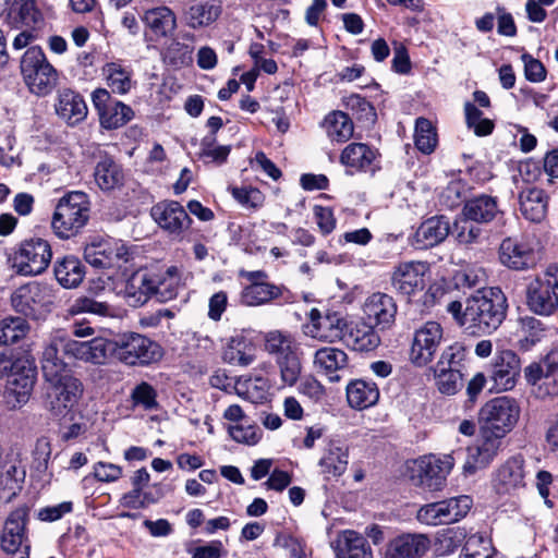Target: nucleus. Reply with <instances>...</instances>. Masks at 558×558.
<instances>
[{
	"label": "nucleus",
	"mask_w": 558,
	"mask_h": 558,
	"mask_svg": "<svg viewBox=\"0 0 558 558\" xmlns=\"http://www.w3.org/2000/svg\"><path fill=\"white\" fill-rule=\"evenodd\" d=\"M21 73L29 92L36 96L50 94L57 85L58 72L39 46L29 47L21 59Z\"/></svg>",
	"instance_id": "7"
},
{
	"label": "nucleus",
	"mask_w": 558,
	"mask_h": 558,
	"mask_svg": "<svg viewBox=\"0 0 558 558\" xmlns=\"http://www.w3.org/2000/svg\"><path fill=\"white\" fill-rule=\"evenodd\" d=\"M157 390L147 381L137 384L130 393L133 408H142L145 411L158 410Z\"/></svg>",
	"instance_id": "49"
},
{
	"label": "nucleus",
	"mask_w": 558,
	"mask_h": 558,
	"mask_svg": "<svg viewBox=\"0 0 558 558\" xmlns=\"http://www.w3.org/2000/svg\"><path fill=\"white\" fill-rule=\"evenodd\" d=\"M245 343L242 338H231L225 353L226 362L234 365L248 366L254 361V355L245 352Z\"/></svg>",
	"instance_id": "54"
},
{
	"label": "nucleus",
	"mask_w": 558,
	"mask_h": 558,
	"mask_svg": "<svg viewBox=\"0 0 558 558\" xmlns=\"http://www.w3.org/2000/svg\"><path fill=\"white\" fill-rule=\"evenodd\" d=\"M109 307L107 304L97 302L90 298L82 296L75 300L70 307L71 314L92 313L97 315H106Z\"/></svg>",
	"instance_id": "64"
},
{
	"label": "nucleus",
	"mask_w": 558,
	"mask_h": 558,
	"mask_svg": "<svg viewBox=\"0 0 558 558\" xmlns=\"http://www.w3.org/2000/svg\"><path fill=\"white\" fill-rule=\"evenodd\" d=\"M327 136L332 142H347L353 135V122L351 118L342 111H332L328 113L323 123Z\"/></svg>",
	"instance_id": "44"
},
{
	"label": "nucleus",
	"mask_w": 558,
	"mask_h": 558,
	"mask_svg": "<svg viewBox=\"0 0 558 558\" xmlns=\"http://www.w3.org/2000/svg\"><path fill=\"white\" fill-rule=\"evenodd\" d=\"M471 507L472 499L466 495H461L422 506L417 510L416 519L430 526L451 524L464 518Z\"/></svg>",
	"instance_id": "13"
},
{
	"label": "nucleus",
	"mask_w": 558,
	"mask_h": 558,
	"mask_svg": "<svg viewBox=\"0 0 558 558\" xmlns=\"http://www.w3.org/2000/svg\"><path fill=\"white\" fill-rule=\"evenodd\" d=\"M156 288L157 280L155 275L145 270L134 271L125 283V299L130 305L141 306L155 295Z\"/></svg>",
	"instance_id": "30"
},
{
	"label": "nucleus",
	"mask_w": 558,
	"mask_h": 558,
	"mask_svg": "<svg viewBox=\"0 0 558 558\" xmlns=\"http://www.w3.org/2000/svg\"><path fill=\"white\" fill-rule=\"evenodd\" d=\"M507 307V298L500 288L478 291L466 299L462 327L472 335L490 333L501 325Z\"/></svg>",
	"instance_id": "2"
},
{
	"label": "nucleus",
	"mask_w": 558,
	"mask_h": 558,
	"mask_svg": "<svg viewBox=\"0 0 558 558\" xmlns=\"http://www.w3.org/2000/svg\"><path fill=\"white\" fill-rule=\"evenodd\" d=\"M438 390L448 396L457 393L462 387V372L460 369H445L434 367Z\"/></svg>",
	"instance_id": "51"
},
{
	"label": "nucleus",
	"mask_w": 558,
	"mask_h": 558,
	"mask_svg": "<svg viewBox=\"0 0 558 558\" xmlns=\"http://www.w3.org/2000/svg\"><path fill=\"white\" fill-rule=\"evenodd\" d=\"M168 278H160L155 275L157 280V288L155 289V296L159 302H168L178 295L179 278L178 269L170 267L167 270Z\"/></svg>",
	"instance_id": "52"
},
{
	"label": "nucleus",
	"mask_w": 558,
	"mask_h": 558,
	"mask_svg": "<svg viewBox=\"0 0 558 558\" xmlns=\"http://www.w3.org/2000/svg\"><path fill=\"white\" fill-rule=\"evenodd\" d=\"M429 547L424 534H402L393 538L386 550L385 558H421Z\"/></svg>",
	"instance_id": "29"
},
{
	"label": "nucleus",
	"mask_w": 558,
	"mask_h": 558,
	"mask_svg": "<svg viewBox=\"0 0 558 558\" xmlns=\"http://www.w3.org/2000/svg\"><path fill=\"white\" fill-rule=\"evenodd\" d=\"M52 251L49 242L31 238L20 243L11 262L17 275L33 277L43 274L51 263Z\"/></svg>",
	"instance_id": "10"
},
{
	"label": "nucleus",
	"mask_w": 558,
	"mask_h": 558,
	"mask_svg": "<svg viewBox=\"0 0 558 558\" xmlns=\"http://www.w3.org/2000/svg\"><path fill=\"white\" fill-rule=\"evenodd\" d=\"M231 194L241 206L250 209H258L265 202L264 194L253 186L231 187Z\"/></svg>",
	"instance_id": "55"
},
{
	"label": "nucleus",
	"mask_w": 558,
	"mask_h": 558,
	"mask_svg": "<svg viewBox=\"0 0 558 558\" xmlns=\"http://www.w3.org/2000/svg\"><path fill=\"white\" fill-rule=\"evenodd\" d=\"M450 223L444 216L425 220L417 229L415 238L422 247H432L442 242L449 234Z\"/></svg>",
	"instance_id": "39"
},
{
	"label": "nucleus",
	"mask_w": 558,
	"mask_h": 558,
	"mask_svg": "<svg viewBox=\"0 0 558 558\" xmlns=\"http://www.w3.org/2000/svg\"><path fill=\"white\" fill-rule=\"evenodd\" d=\"M314 366L329 377L331 381L340 379L337 372L343 371L349 365L348 354L335 347H324L314 353Z\"/></svg>",
	"instance_id": "34"
},
{
	"label": "nucleus",
	"mask_w": 558,
	"mask_h": 558,
	"mask_svg": "<svg viewBox=\"0 0 558 558\" xmlns=\"http://www.w3.org/2000/svg\"><path fill=\"white\" fill-rule=\"evenodd\" d=\"M41 369L45 380L49 384L46 398L47 409L54 416L66 414L83 396L82 381L73 376L61 357H54L53 349H44Z\"/></svg>",
	"instance_id": "1"
},
{
	"label": "nucleus",
	"mask_w": 558,
	"mask_h": 558,
	"mask_svg": "<svg viewBox=\"0 0 558 558\" xmlns=\"http://www.w3.org/2000/svg\"><path fill=\"white\" fill-rule=\"evenodd\" d=\"M11 13L27 27L38 28L44 23V14L36 0H13Z\"/></svg>",
	"instance_id": "46"
},
{
	"label": "nucleus",
	"mask_w": 558,
	"mask_h": 558,
	"mask_svg": "<svg viewBox=\"0 0 558 558\" xmlns=\"http://www.w3.org/2000/svg\"><path fill=\"white\" fill-rule=\"evenodd\" d=\"M462 214L476 223H489L501 215V210L496 197L481 194L465 202Z\"/></svg>",
	"instance_id": "31"
},
{
	"label": "nucleus",
	"mask_w": 558,
	"mask_h": 558,
	"mask_svg": "<svg viewBox=\"0 0 558 558\" xmlns=\"http://www.w3.org/2000/svg\"><path fill=\"white\" fill-rule=\"evenodd\" d=\"M347 399L353 409H367L378 401L379 389L373 381L356 379L347 386Z\"/></svg>",
	"instance_id": "41"
},
{
	"label": "nucleus",
	"mask_w": 558,
	"mask_h": 558,
	"mask_svg": "<svg viewBox=\"0 0 558 558\" xmlns=\"http://www.w3.org/2000/svg\"><path fill=\"white\" fill-rule=\"evenodd\" d=\"M142 20L145 26L157 38L171 36L177 27L175 14L168 7H157L146 10Z\"/></svg>",
	"instance_id": "38"
},
{
	"label": "nucleus",
	"mask_w": 558,
	"mask_h": 558,
	"mask_svg": "<svg viewBox=\"0 0 558 558\" xmlns=\"http://www.w3.org/2000/svg\"><path fill=\"white\" fill-rule=\"evenodd\" d=\"M452 466L453 460L450 456L444 458L434 454L425 456L413 462L411 480L414 485L429 492L439 490L445 485Z\"/></svg>",
	"instance_id": "14"
},
{
	"label": "nucleus",
	"mask_w": 558,
	"mask_h": 558,
	"mask_svg": "<svg viewBox=\"0 0 558 558\" xmlns=\"http://www.w3.org/2000/svg\"><path fill=\"white\" fill-rule=\"evenodd\" d=\"M59 290L51 284L32 282L17 288L11 296V303L17 313L38 320L52 311Z\"/></svg>",
	"instance_id": "5"
},
{
	"label": "nucleus",
	"mask_w": 558,
	"mask_h": 558,
	"mask_svg": "<svg viewBox=\"0 0 558 558\" xmlns=\"http://www.w3.org/2000/svg\"><path fill=\"white\" fill-rule=\"evenodd\" d=\"M520 374V359L511 350L500 351L494 361L490 379L494 385L490 389L507 391L514 387Z\"/></svg>",
	"instance_id": "26"
},
{
	"label": "nucleus",
	"mask_w": 558,
	"mask_h": 558,
	"mask_svg": "<svg viewBox=\"0 0 558 558\" xmlns=\"http://www.w3.org/2000/svg\"><path fill=\"white\" fill-rule=\"evenodd\" d=\"M28 330L29 326L22 317H7L0 320V347L16 343Z\"/></svg>",
	"instance_id": "47"
},
{
	"label": "nucleus",
	"mask_w": 558,
	"mask_h": 558,
	"mask_svg": "<svg viewBox=\"0 0 558 558\" xmlns=\"http://www.w3.org/2000/svg\"><path fill=\"white\" fill-rule=\"evenodd\" d=\"M548 208V196L545 191L536 187L526 189L520 194V210L523 217L532 222H542Z\"/></svg>",
	"instance_id": "37"
},
{
	"label": "nucleus",
	"mask_w": 558,
	"mask_h": 558,
	"mask_svg": "<svg viewBox=\"0 0 558 558\" xmlns=\"http://www.w3.org/2000/svg\"><path fill=\"white\" fill-rule=\"evenodd\" d=\"M90 215V203L84 192L73 191L63 195L57 203L51 228L62 240L76 236L87 225Z\"/></svg>",
	"instance_id": "4"
},
{
	"label": "nucleus",
	"mask_w": 558,
	"mask_h": 558,
	"mask_svg": "<svg viewBox=\"0 0 558 558\" xmlns=\"http://www.w3.org/2000/svg\"><path fill=\"white\" fill-rule=\"evenodd\" d=\"M34 460L32 468L38 474H46L48 471L51 456V445L47 438H40L36 441L34 450Z\"/></svg>",
	"instance_id": "62"
},
{
	"label": "nucleus",
	"mask_w": 558,
	"mask_h": 558,
	"mask_svg": "<svg viewBox=\"0 0 558 558\" xmlns=\"http://www.w3.org/2000/svg\"><path fill=\"white\" fill-rule=\"evenodd\" d=\"M337 558H373V555L364 536L347 530L338 539Z\"/></svg>",
	"instance_id": "43"
},
{
	"label": "nucleus",
	"mask_w": 558,
	"mask_h": 558,
	"mask_svg": "<svg viewBox=\"0 0 558 558\" xmlns=\"http://www.w3.org/2000/svg\"><path fill=\"white\" fill-rule=\"evenodd\" d=\"M499 260L509 269L526 270L537 264L538 255L530 241L506 238L499 246Z\"/></svg>",
	"instance_id": "22"
},
{
	"label": "nucleus",
	"mask_w": 558,
	"mask_h": 558,
	"mask_svg": "<svg viewBox=\"0 0 558 558\" xmlns=\"http://www.w3.org/2000/svg\"><path fill=\"white\" fill-rule=\"evenodd\" d=\"M94 178L100 190L112 191L123 184L124 173L117 161L109 156H104L96 163Z\"/></svg>",
	"instance_id": "40"
},
{
	"label": "nucleus",
	"mask_w": 558,
	"mask_h": 558,
	"mask_svg": "<svg viewBox=\"0 0 558 558\" xmlns=\"http://www.w3.org/2000/svg\"><path fill=\"white\" fill-rule=\"evenodd\" d=\"M221 11L220 0H199L187 9L185 21L191 28H203L216 22Z\"/></svg>",
	"instance_id": "36"
},
{
	"label": "nucleus",
	"mask_w": 558,
	"mask_h": 558,
	"mask_svg": "<svg viewBox=\"0 0 558 558\" xmlns=\"http://www.w3.org/2000/svg\"><path fill=\"white\" fill-rule=\"evenodd\" d=\"M92 101L98 112L102 128L114 130L125 125L134 117L132 108L111 97L105 88H97L92 94Z\"/></svg>",
	"instance_id": "20"
},
{
	"label": "nucleus",
	"mask_w": 558,
	"mask_h": 558,
	"mask_svg": "<svg viewBox=\"0 0 558 558\" xmlns=\"http://www.w3.org/2000/svg\"><path fill=\"white\" fill-rule=\"evenodd\" d=\"M474 221L463 218L453 223L452 234L461 244L474 243L481 235V229L473 225Z\"/></svg>",
	"instance_id": "61"
},
{
	"label": "nucleus",
	"mask_w": 558,
	"mask_h": 558,
	"mask_svg": "<svg viewBox=\"0 0 558 558\" xmlns=\"http://www.w3.org/2000/svg\"><path fill=\"white\" fill-rule=\"evenodd\" d=\"M345 107L356 116L359 120L374 122L376 112L373 105L364 97L353 94L345 98Z\"/></svg>",
	"instance_id": "57"
},
{
	"label": "nucleus",
	"mask_w": 558,
	"mask_h": 558,
	"mask_svg": "<svg viewBox=\"0 0 558 558\" xmlns=\"http://www.w3.org/2000/svg\"><path fill=\"white\" fill-rule=\"evenodd\" d=\"M377 150L364 143L349 144L340 155V161L353 171L366 172L373 170Z\"/></svg>",
	"instance_id": "35"
},
{
	"label": "nucleus",
	"mask_w": 558,
	"mask_h": 558,
	"mask_svg": "<svg viewBox=\"0 0 558 558\" xmlns=\"http://www.w3.org/2000/svg\"><path fill=\"white\" fill-rule=\"evenodd\" d=\"M229 434L233 440L245 445H256L260 439V430L254 425L238 424L229 427Z\"/></svg>",
	"instance_id": "63"
},
{
	"label": "nucleus",
	"mask_w": 558,
	"mask_h": 558,
	"mask_svg": "<svg viewBox=\"0 0 558 558\" xmlns=\"http://www.w3.org/2000/svg\"><path fill=\"white\" fill-rule=\"evenodd\" d=\"M53 274L56 280L62 288L75 289L83 282L86 269L76 256L66 255L56 259Z\"/></svg>",
	"instance_id": "32"
},
{
	"label": "nucleus",
	"mask_w": 558,
	"mask_h": 558,
	"mask_svg": "<svg viewBox=\"0 0 558 558\" xmlns=\"http://www.w3.org/2000/svg\"><path fill=\"white\" fill-rule=\"evenodd\" d=\"M56 112L68 124L75 125L86 118L87 106L80 94L65 88L58 94Z\"/></svg>",
	"instance_id": "33"
},
{
	"label": "nucleus",
	"mask_w": 558,
	"mask_h": 558,
	"mask_svg": "<svg viewBox=\"0 0 558 558\" xmlns=\"http://www.w3.org/2000/svg\"><path fill=\"white\" fill-rule=\"evenodd\" d=\"M45 349H53L54 357H60L59 353L63 352L68 356L101 365L112 353V341L100 337L88 341H80L59 331L50 339Z\"/></svg>",
	"instance_id": "8"
},
{
	"label": "nucleus",
	"mask_w": 558,
	"mask_h": 558,
	"mask_svg": "<svg viewBox=\"0 0 558 558\" xmlns=\"http://www.w3.org/2000/svg\"><path fill=\"white\" fill-rule=\"evenodd\" d=\"M239 277L246 279L239 294V301L244 306H262L282 296L286 288L269 282L268 274L264 270H239Z\"/></svg>",
	"instance_id": "12"
},
{
	"label": "nucleus",
	"mask_w": 558,
	"mask_h": 558,
	"mask_svg": "<svg viewBox=\"0 0 558 558\" xmlns=\"http://www.w3.org/2000/svg\"><path fill=\"white\" fill-rule=\"evenodd\" d=\"M507 434L501 432L481 426V438L477 445L489 459L494 460L500 449L501 440Z\"/></svg>",
	"instance_id": "58"
},
{
	"label": "nucleus",
	"mask_w": 558,
	"mask_h": 558,
	"mask_svg": "<svg viewBox=\"0 0 558 558\" xmlns=\"http://www.w3.org/2000/svg\"><path fill=\"white\" fill-rule=\"evenodd\" d=\"M112 353L129 366H148L161 360L162 348L137 332H124L112 341Z\"/></svg>",
	"instance_id": "6"
},
{
	"label": "nucleus",
	"mask_w": 558,
	"mask_h": 558,
	"mask_svg": "<svg viewBox=\"0 0 558 558\" xmlns=\"http://www.w3.org/2000/svg\"><path fill=\"white\" fill-rule=\"evenodd\" d=\"M521 454L509 458L496 472L494 488L499 495H514L526 485V471Z\"/></svg>",
	"instance_id": "24"
},
{
	"label": "nucleus",
	"mask_w": 558,
	"mask_h": 558,
	"mask_svg": "<svg viewBox=\"0 0 558 558\" xmlns=\"http://www.w3.org/2000/svg\"><path fill=\"white\" fill-rule=\"evenodd\" d=\"M36 380V368L27 360H15V371L10 373L4 399L10 409L23 407L31 398Z\"/></svg>",
	"instance_id": "16"
},
{
	"label": "nucleus",
	"mask_w": 558,
	"mask_h": 558,
	"mask_svg": "<svg viewBox=\"0 0 558 558\" xmlns=\"http://www.w3.org/2000/svg\"><path fill=\"white\" fill-rule=\"evenodd\" d=\"M461 556L462 558H493L489 543L480 534L469 536Z\"/></svg>",
	"instance_id": "59"
},
{
	"label": "nucleus",
	"mask_w": 558,
	"mask_h": 558,
	"mask_svg": "<svg viewBox=\"0 0 558 558\" xmlns=\"http://www.w3.org/2000/svg\"><path fill=\"white\" fill-rule=\"evenodd\" d=\"M442 327L437 322L429 320L420 326L413 335L409 353L411 363L418 367L429 364L442 341Z\"/></svg>",
	"instance_id": "17"
},
{
	"label": "nucleus",
	"mask_w": 558,
	"mask_h": 558,
	"mask_svg": "<svg viewBox=\"0 0 558 558\" xmlns=\"http://www.w3.org/2000/svg\"><path fill=\"white\" fill-rule=\"evenodd\" d=\"M374 325L364 322L348 323L344 329V337L342 342L347 347L359 352H368L375 350L379 343L380 338L374 330Z\"/></svg>",
	"instance_id": "28"
},
{
	"label": "nucleus",
	"mask_w": 558,
	"mask_h": 558,
	"mask_svg": "<svg viewBox=\"0 0 558 558\" xmlns=\"http://www.w3.org/2000/svg\"><path fill=\"white\" fill-rule=\"evenodd\" d=\"M545 378L541 385L539 398L558 396V351H551L544 357Z\"/></svg>",
	"instance_id": "48"
},
{
	"label": "nucleus",
	"mask_w": 558,
	"mask_h": 558,
	"mask_svg": "<svg viewBox=\"0 0 558 558\" xmlns=\"http://www.w3.org/2000/svg\"><path fill=\"white\" fill-rule=\"evenodd\" d=\"M363 312L372 325L380 330H387L396 322L398 306L391 295L375 292L366 299Z\"/></svg>",
	"instance_id": "25"
},
{
	"label": "nucleus",
	"mask_w": 558,
	"mask_h": 558,
	"mask_svg": "<svg viewBox=\"0 0 558 558\" xmlns=\"http://www.w3.org/2000/svg\"><path fill=\"white\" fill-rule=\"evenodd\" d=\"M466 531L463 527H447L436 534L434 542V554L438 557L453 554L468 539Z\"/></svg>",
	"instance_id": "45"
},
{
	"label": "nucleus",
	"mask_w": 558,
	"mask_h": 558,
	"mask_svg": "<svg viewBox=\"0 0 558 558\" xmlns=\"http://www.w3.org/2000/svg\"><path fill=\"white\" fill-rule=\"evenodd\" d=\"M465 354L466 350L463 343L454 342L442 351L440 359L435 366L449 371L460 369L462 372Z\"/></svg>",
	"instance_id": "53"
},
{
	"label": "nucleus",
	"mask_w": 558,
	"mask_h": 558,
	"mask_svg": "<svg viewBox=\"0 0 558 558\" xmlns=\"http://www.w3.org/2000/svg\"><path fill=\"white\" fill-rule=\"evenodd\" d=\"M520 416L518 402L510 397H497L486 402L480 411L481 426L508 434Z\"/></svg>",
	"instance_id": "15"
},
{
	"label": "nucleus",
	"mask_w": 558,
	"mask_h": 558,
	"mask_svg": "<svg viewBox=\"0 0 558 558\" xmlns=\"http://www.w3.org/2000/svg\"><path fill=\"white\" fill-rule=\"evenodd\" d=\"M28 515L29 508L21 506L11 511L5 519L0 545L7 554H16L19 550H22L23 555H29L31 545L26 531Z\"/></svg>",
	"instance_id": "18"
},
{
	"label": "nucleus",
	"mask_w": 558,
	"mask_h": 558,
	"mask_svg": "<svg viewBox=\"0 0 558 558\" xmlns=\"http://www.w3.org/2000/svg\"><path fill=\"white\" fill-rule=\"evenodd\" d=\"M265 351L274 359L282 386H294L302 374V350L289 331L270 330L264 336Z\"/></svg>",
	"instance_id": "3"
},
{
	"label": "nucleus",
	"mask_w": 558,
	"mask_h": 558,
	"mask_svg": "<svg viewBox=\"0 0 558 558\" xmlns=\"http://www.w3.org/2000/svg\"><path fill=\"white\" fill-rule=\"evenodd\" d=\"M310 323L303 327L304 335L327 343L342 341L347 320L336 312L322 314L317 308L310 312Z\"/></svg>",
	"instance_id": "19"
},
{
	"label": "nucleus",
	"mask_w": 558,
	"mask_h": 558,
	"mask_svg": "<svg viewBox=\"0 0 558 558\" xmlns=\"http://www.w3.org/2000/svg\"><path fill=\"white\" fill-rule=\"evenodd\" d=\"M349 464V448L340 440H329L318 461L326 480L340 477Z\"/></svg>",
	"instance_id": "27"
},
{
	"label": "nucleus",
	"mask_w": 558,
	"mask_h": 558,
	"mask_svg": "<svg viewBox=\"0 0 558 558\" xmlns=\"http://www.w3.org/2000/svg\"><path fill=\"white\" fill-rule=\"evenodd\" d=\"M163 58L173 66H182L192 61V49L189 45L173 41L166 49Z\"/></svg>",
	"instance_id": "60"
},
{
	"label": "nucleus",
	"mask_w": 558,
	"mask_h": 558,
	"mask_svg": "<svg viewBox=\"0 0 558 558\" xmlns=\"http://www.w3.org/2000/svg\"><path fill=\"white\" fill-rule=\"evenodd\" d=\"M150 215L162 230L174 238H182L192 222L184 207L175 201H163L154 205Z\"/></svg>",
	"instance_id": "23"
},
{
	"label": "nucleus",
	"mask_w": 558,
	"mask_h": 558,
	"mask_svg": "<svg viewBox=\"0 0 558 558\" xmlns=\"http://www.w3.org/2000/svg\"><path fill=\"white\" fill-rule=\"evenodd\" d=\"M526 304L538 315L549 316L558 310V265H549L526 287Z\"/></svg>",
	"instance_id": "9"
},
{
	"label": "nucleus",
	"mask_w": 558,
	"mask_h": 558,
	"mask_svg": "<svg viewBox=\"0 0 558 558\" xmlns=\"http://www.w3.org/2000/svg\"><path fill=\"white\" fill-rule=\"evenodd\" d=\"M414 141L416 148L423 154H430L437 145V134L428 119L418 118L415 122Z\"/></svg>",
	"instance_id": "50"
},
{
	"label": "nucleus",
	"mask_w": 558,
	"mask_h": 558,
	"mask_svg": "<svg viewBox=\"0 0 558 558\" xmlns=\"http://www.w3.org/2000/svg\"><path fill=\"white\" fill-rule=\"evenodd\" d=\"M492 461L477 444L469 446L466 448L463 473L465 475H473L478 470L485 469Z\"/></svg>",
	"instance_id": "56"
},
{
	"label": "nucleus",
	"mask_w": 558,
	"mask_h": 558,
	"mask_svg": "<svg viewBox=\"0 0 558 558\" xmlns=\"http://www.w3.org/2000/svg\"><path fill=\"white\" fill-rule=\"evenodd\" d=\"M84 258L96 268H120L133 259V251L122 240L99 239L85 246Z\"/></svg>",
	"instance_id": "11"
},
{
	"label": "nucleus",
	"mask_w": 558,
	"mask_h": 558,
	"mask_svg": "<svg viewBox=\"0 0 558 558\" xmlns=\"http://www.w3.org/2000/svg\"><path fill=\"white\" fill-rule=\"evenodd\" d=\"M101 71L112 93L125 95L132 89L134 82L132 80L133 71L130 66L114 61L106 63Z\"/></svg>",
	"instance_id": "42"
},
{
	"label": "nucleus",
	"mask_w": 558,
	"mask_h": 558,
	"mask_svg": "<svg viewBox=\"0 0 558 558\" xmlns=\"http://www.w3.org/2000/svg\"><path fill=\"white\" fill-rule=\"evenodd\" d=\"M428 266L422 262H402L395 266L390 283L393 290L404 296L415 295L425 288L424 277Z\"/></svg>",
	"instance_id": "21"
}]
</instances>
